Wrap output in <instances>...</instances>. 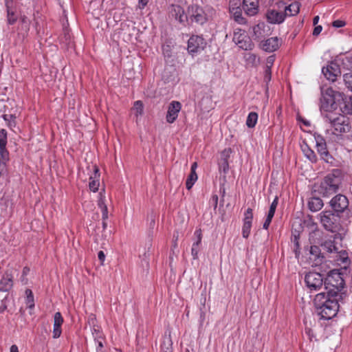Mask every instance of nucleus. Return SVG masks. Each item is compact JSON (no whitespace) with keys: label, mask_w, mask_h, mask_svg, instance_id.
I'll list each match as a JSON object with an SVG mask.
<instances>
[{"label":"nucleus","mask_w":352,"mask_h":352,"mask_svg":"<svg viewBox=\"0 0 352 352\" xmlns=\"http://www.w3.org/2000/svg\"><path fill=\"white\" fill-rule=\"evenodd\" d=\"M10 352H19L18 346L16 344H13L10 346Z\"/></svg>","instance_id":"nucleus-57"},{"label":"nucleus","mask_w":352,"mask_h":352,"mask_svg":"<svg viewBox=\"0 0 352 352\" xmlns=\"http://www.w3.org/2000/svg\"><path fill=\"white\" fill-rule=\"evenodd\" d=\"M102 339H98V340H95L98 343V346L96 348L97 351H98V349H101L103 347V343H102Z\"/></svg>","instance_id":"nucleus-56"},{"label":"nucleus","mask_w":352,"mask_h":352,"mask_svg":"<svg viewBox=\"0 0 352 352\" xmlns=\"http://www.w3.org/2000/svg\"><path fill=\"white\" fill-rule=\"evenodd\" d=\"M318 21H319V16H316L314 19H313V23L314 25H316L318 23Z\"/></svg>","instance_id":"nucleus-58"},{"label":"nucleus","mask_w":352,"mask_h":352,"mask_svg":"<svg viewBox=\"0 0 352 352\" xmlns=\"http://www.w3.org/2000/svg\"><path fill=\"white\" fill-rule=\"evenodd\" d=\"M162 352H172L171 348L167 347L166 350L163 349V346H162Z\"/></svg>","instance_id":"nucleus-61"},{"label":"nucleus","mask_w":352,"mask_h":352,"mask_svg":"<svg viewBox=\"0 0 352 352\" xmlns=\"http://www.w3.org/2000/svg\"><path fill=\"white\" fill-rule=\"evenodd\" d=\"M219 171H223V173H227L229 169V164L227 159L224 158L221 160V162L219 164Z\"/></svg>","instance_id":"nucleus-43"},{"label":"nucleus","mask_w":352,"mask_h":352,"mask_svg":"<svg viewBox=\"0 0 352 352\" xmlns=\"http://www.w3.org/2000/svg\"><path fill=\"white\" fill-rule=\"evenodd\" d=\"M21 280L24 284H26V283H27V279H26L25 276H21Z\"/></svg>","instance_id":"nucleus-62"},{"label":"nucleus","mask_w":352,"mask_h":352,"mask_svg":"<svg viewBox=\"0 0 352 352\" xmlns=\"http://www.w3.org/2000/svg\"><path fill=\"white\" fill-rule=\"evenodd\" d=\"M271 78L272 69L265 67L264 71V81L267 84L271 80Z\"/></svg>","instance_id":"nucleus-45"},{"label":"nucleus","mask_w":352,"mask_h":352,"mask_svg":"<svg viewBox=\"0 0 352 352\" xmlns=\"http://www.w3.org/2000/svg\"><path fill=\"white\" fill-rule=\"evenodd\" d=\"M256 58V56L254 54H250L248 60H252V61H255Z\"/></svg>","instance_id":"nucleus-59"},{"label":"nucleus","mask_w":352,"mask_h":352,"mask_svg":"<svg viewBox=\"0 0 352 352\" xmlns=\"http://www.w3.org/2000/svg\"><path fill=\"white\" fill-rule=\"evenodd\" d=\"M278 197L277 196H276L270 206V209H269L267 216L270 217L272 218L274 217L275 212H276V209L278 206Z\"/></svg>","instance_id":"nucleus-40"},{"label":"nucleus","mask_w":352,"mask_h":352,"mask_svg":"<svg viewBox=\"0 0 352 352\" xmlns=\"http://www.w3.org/2000/svg\"><path fill=\"white\" fill-rule=\"evenodd\" d=\"M206 45V42L201 36L193 35L190 37L188 41L187 50L191 54L200 52Z\"/></svg>","instance_id":"nucleus-12"},{"label":"nucleus","mask_w":352,"mask_h":352,"mask_svg":"<svg viewBox=\"0 0 352 352\" xmlns=\"http://www.w3.org/2000/svg\"><path fill=\"white\" fill-rule=\"evenodd\" d=\"M13 276L8 272H6L0 280V291H10L13 287Z\"/></svg>","instance_id":"nucleus-21"},{"label":"nucleus","mask_w":352,"mask_h":352,"mask_svg":"<svg viewBox=\"0 0 352 352\" xmlns=\"http://www.w3.org/2000/svg\"><path fill=\"white\" fill-rule=\"evenodd\" d=\"M304 124H305V125H306V126H309V122H307V121H305V122H304Z\"/></svg>","instance_id":"nucleus-64"},{"label":"nucleus","mask_w":352,"mask_h":352,"mask_svg":"<svg viewBox=\"0 0 352 352\" xmlns=\"http://www.w3.org/2000/svg\"><path fill=\"white\" fill-rule=\"evenodd\" d=\"M88 322L89 324H92V326L96 325V318L94 316H90L88 319Z\"/></svg>","instance_id":"nucleus-54"},{"label":"nucleus","mask_w":352,"mask_h":352,"mask_svg":"<svg viewBox=\"0 0 352 352\" xmlns=\"http://www.w3.org/2000/svg\"><path fill=\"white\" fill-rule=\"evenodd\" d=\"M242 10L249 16H256L259 12V0H243Z\"/></svg>","instance_id":"nucleus-17"},{"label":"nucleus","mask_w":352,"mask_h":352,"mask_svg":"<svg viewBox=\"0 0 352 352\" xmlns=\"http://www.w3.org/2000/svg\"><path fill=\"white\" fill-rule=\"evenodd\" d=\"M340 178L334 173L328 174L318 185H315L314 192L322 197H329L339 189Z\"/></svg>","instance_id":"nucleus-5"},{"label":"nucleus","mask_w":352,"mask_h":352,"mask_svg":"<svg viewBox=\"0 0 352 352\" xmlns=\"http://www.w3.org/2000/svg\"><path fill=\"white\" fill-rule=\"evenodd\" d=\"M170 13L175 19L178 20L180 23L184 21V10L182 6L179 5H172Z\"/></svg>","instance_id":"nucleus-27"},{"label":"nucleus","mask_w":352,"mask_h":352,"mask_svg":"<svg viewBox=\"0 0 352 352\" xmlns=\"http://www.w3.org/2000/svg\"><path fill=\"white\" fill-rule=\"evenodd\" d=\"M314 139L316 141V150L320 158L327 163H331L333 157L327 149L326 140L324 137L320 134L315 133Z\"/></svg>","instance_id":"nucleus-9"},{"label":"nucleus","mask_w":352,"mask_h":352,"mask_svg":"<svg viewBox=\"0 0 352 352\" xmlns=\"http://www.w3.org/2000/svg\"><path fill=\"white\" fill-rule=\"evenodd\" d=\"M6 12H7V23L8 25H14L18 20V16L15 11L9 6V1H6Z\"/></svg>","instance_id":"nucleus-30"},{"label":"nucleus","mask_w":352,"mask_h":352,"mask_svg":"<svg viewBox=\"0 0 352 352\" xmlns=\"http://www.w3.org/2000/svg\"><path fill=\"white\" fill-rule=\"evenodd\" d=\"M100 198L98 200V206L101 209L102 220H107L108 219V208L104 203V197L102 196V192H100Z\"/></svg>","instance_id":"nucleus-32"},{"label":"nucleus","mask_w":352,"mask_h":352,"mask_svg":"<svg viewBox=\"0 0 352 352\" xmlns=\"http://www.w3.org/2000/svg\"><path fill=\"white\" fill-rule=\"evenodd\" d=\"M329 204L334 212L342 213L349 207V200L346 196L338 194L331 199Z\"/></svg>","instance_id":"nucleus-10"},{"label":"nucleus","mask_w":352,"mask_h":352,"mask_svg":"<svg viewBox=\"0 0 352 352\" xmlns=\"http://www.w3.org/2000/svg\"><path fill=\"white\" fill-rule=\"evenodd\" d=\"M305 282L311 292H317L324 286V279L322 274L315 272L307 273L305 276Z\"/></svg>","instance_id":"nucleus-8"},{"label":"nucleus","mask_w":352,"mask_h":352,"mask_svg":"<svg viewBox=\"0 0 352 352\" xmlns=\"http://www.w3.org/2000/svg\"><path fill=\"white\" fill-rule=\"evenodd\" d=\"M230 12L232 14L234 21L241 25H245L248 23L247 19L243 16L241 9L239 7H230Z\"/></svg>","instance_id":"nucleus-25"},{"label":"nucleus","mask_w":352,"mask_h":352,"mask_svg":"<svg viewBox=\"0 0 352 352\" xmlns=\"http://www.w3.org/2000/svg\"><path fill=\"white\" fill-rule=\"evenodd\" d=\"M343 80L347 89L352 92V72L344 74Z\"/></svg>","instance_id":"nucleus-38"},{"label":"nucleus","mask_w":352,"mask_h":352,"mask_svg":"<svg viewBox=\"0 0 352 352\" xmlns=\"http://www.w3.org/2000/svg\"><path fill=\"white\" fill-rule=\"evenodd\" d=\"M341 261H342V263H347L349 261L347 254L345 251H344L341 255Z\"/></svg>","instance_id":"nucleus-52"},{"label":"nucleus","mask_w":352,"mask_h":352,"mask_svg":"<svg viewBox=\"0 0 352 352\" xmlns=\"http://www.w3.org/2000/svg\"><path fill=\"white\" fill-rule=\"evenodd\" d=\"M324 119L330 124L333 133L338 135L350 131L351 129L350 119L342 113H325Z\"/></svg>","instance_id":"nucleus-4"},{"label":"nucleus","mask_w":352,"mask_h":352,"mask_svg":"<svg viewBox=\"0 0 352 352\" xmlns=\"http://www.w3.org/2000/svg\"><path fill=\"white\" fill-rule=\"evenodd\" d=\"M25 293L26 295L25 304L27 305L28 308L33 309L35 304L32 291L30 289H26Z\"/></svg>","instance_id":"nucleus-33"},{"label":"nucleus","mask_w":352,"mask_h":352,"mask_svg":"<svg viewBox=\"0 0 352 352\" xmlns=\"http://www.w3.org/2000/svg\"><path fill=\"white\" fill-rule=\"evenodd\" d=\"M252 223L243 222L242 235L245 239H248L251 231Z\"/></svg>","instance_id":"nucleus-39"},{"label":"nucleus","mask_w":352,"mask_h":352,"mask_svg":"<svg viewBox=\"0 0 352 352\" xmlns=\"http://www.w3.org/2000/svg\"><path fill=\"white\" fill-rule=\"evenodd\" d=\"M323 206L322 200L317 197H311L308 201V208L311 212L319 211Z\"/></svg>","instance_id":"nucleus-26"},{"label":"nucleus","mask_w":352,"mask_h":352,"mask_svg":"<svg viewBox=\"0 0 352 352\" xmlns=\"http://www.w3.org/2000/svg\"><path fill=\"white\" fill-rule=\"evenodd\" d=\"M265 25L264 23H259L256 25H255L253 28V32H254V39L260 41H263L262 39L265 36Z\"/></svg>","instance_id":"nucleus-28"},{"label":"nucleus","mask_w":352,"mask_h":352,"mask_svg":"<svg viewBox=\"0 0 352 352\" xmlns=\"http://www.w3.org/2000/svg\"><path fill=\"white\" fill-rule=\"evenodd\" d=\"M273 218L267 216L265 221L263 225V228L265 230H267Z\"/></svg>","instance_id":"nucleus-49"},{"label":"nucleus","mask_w":352,"mask_h":352,"mask_svg":"<svg viewBox=\"0 0 352 352\" xmlns=\"http://www.w3.org/2000/svg\"><path fill=\"white\" fill-rule=\"evenodd\" d=\"M181 109L182 104L179 102L172 101L168 105L166 116V122L170 124L173 123L177 120Z\"/></svg>","instance_id":"nucleus-18"},{"label":"nucleus","mask_w":352,"mask_h":352,"mask_svg":"<svg viewBox=\"0 0 352 352\" xmlns=\"http://www.w3.org/2000/svg\"><path fill=\"white\" fill-rule=\"evenodd\" d=\"M343 300L339 297L328 296L324 292L318 294L314 302L320 319L330 320L336 316L339 309V302Z\"/></svg>","instance_id":"nucleus-1"},{"label":"nucleus","mask_w":352,"mask_h":352,"mask_svg":"<svg viewBox=\"0 0 352 352\" xmlns=\"http://www.w3.org/2000/svg\"><path fill=\"white\" fill-rule=\"evenodd\" d=\"M340 110L344 113L352 114V103L344 102V107H340Z\"/></svg>","instance_id":"nucleus-44"},{"label":"nucleus","mask_w":352,"mask_h":352,"mask_svg":"<svg viewBox=\"0 0 352 352\" xmlns=\"http://www.w3.org/2000/svg\"><path fill=\"white\" fill-rule=\"evenodd\" d=\"M345 282L342 274L337 270H332L328 273L324 279V289L328 296L339 297L344 299L346 294L342 292Z\"/></svg>","instance_id":"nucleus-3"},{"label":"nucleus","mask_w":352,"mask_h":352,"mask_svg":"<svg viewBox=\"0 0 352 352\" xmlns=\"http://www.w3.org/2000/svg\"><path fill=\"white\" fill-rule=\"evenodd\" d=\"M194 235L197 237V240L192 243L191 248V255L192 256V258L194 260H196L198 258V254L200 250V245L201 243L202 240L201 230L200 228L197 229L194 232Z\"/></svg>","instance_id":"nucleus-20"},{"label":"nucleus","mask_w":352,"mask_h":352,"mask_svg":"<svg viewBox=\"0 0 352 352\" xmlns=\"http://www.w3.org/2000/svg\"><path fill=\"white\" fill-rule=\"evenodd\" d=\"M280 45V39L277 36L271 37L261 41L259 46L261 49L267 52H273L277 50Z\"/></svg>","instance_id":"nucleus-16"},{"label":"nucleus","mask_w":352,"mask_h":352,"mask_svg":"<svg viewBox=\"0 0 352 352\" xmlns=\"http://www.w3.org/2000/svg\"><path fill=\"white\" fill-rule=\"evenodd\" d=\"M275 61V55H272L267 57L266 60V66L265 67L271 68L272 67Z\"/></svg>","instance_id":"nucleus-46"},{"label":"nucleus","mask_w":352,"mask_h":352,"mask_svg":"<svg viewBox=\"0 0 352 352\" xmlns=\"http://www.w3.org/2000/svg\"><path fill=\"white\" fill-rule=\"evenodd\" d=\"M63 323V318L60 312L55 313L54 316L53 338H58L61 335V326Z\"/></svg>","instance_id":"nucleus-23"},{"label":"nucleus","mask_w":352,"mask_h":352,"mask_svg":"<svg viewBox=\"0 0 352 352\" xmlns=\"http://www.w3.org/2000/svg\"><path fill=\"white\" fill-rule=\"evenodd\" d=\"M322 30V27L321 25L316 26L313 31V35L316 36H318L320 34Z\"/></svg>","instance_id":"nucleus-50"},{"label":"nucleus","mask_w":352,"mask_h":352,"mask_svg":"<svg viewBox=\"0 0 352 352\" xmlns=\"http://www.w3.org/2000/svg\"><path fill=\"white\" fill-rule=\"evenodd\" d=\"M332 25L334 28H342L345 25V22L342 20H336L332 23Z\"/></svg>","instance_id":"nucleus-48"},{"label":"nucleus","mask_w":352,"mask_h":352,"mask_svg":"<svg viewBox=\"0 0 352 352\" xmlns=\"http://www.w3.org/2000/svg\"><path fill=\"white\" fill-rule=\"evenodd\" d=\"M253 217V210L248 208L244 212L243 222L252 223Z\"/></svg>","instance_id":"nucleus-41"},{"label":"nucleus","mask_w":352,"mask_h":352,"mask_svg":"<svg viewBox=\"0 0 352 352\" xmlns=\"http://www.w3.org/2000/svg\"><path fill=\"white\" fill-rule=\"evenodd\" d=\"M311 257L310 259H314L316 262V265H318L322 261L324 256L321 254L320 248L317 245H311L309 250Z\"/></svg>","instance_id":"nucleus-29"},{"label":"nucleus","mask_w":352,"mask_h":352,"mask_svg":"<svg viewBox=\"0 0 352 352\" xmlns=\"http://www.w3.org/2000/svg\"><path fill=\"white\" fill-rule=\"evenodd\" d=\"M26 19H27V17L25 16H23L21 18V21L22 23H25L26 22Z\"/></svg>","instance_id":"nucleus-63"},{"label":"nucleus","mask_w":352,"mask_h":352,"mask_svg":"<svg viewBox=\"0 0 352 352\" xmlns=\"http://www.w3.org/2000/svg\"><path fill=\"white\" fill-rule=\"evenodd\" d=\"M301 148L304 155L307 159L313 163H316L317 162L318 158L315 152L307 144L302 145Z\"/></svg>","instance_id":"nucleus-31"},{"label":"nucleus","mask_w":352,"mask_h":352,"mask_svg":"<svg viewBox=\"0 0 352 352\" xmlns=\"http://www.w3.org/2000/svg\"><path fill=\"white\" fill-rule=\"evenodd\" d=\"M299 239H300L299 233L292 234V242L294 243V251L295 252V255L296 257H298L300 255V246Z\"/></svg>","instance_id":"nucleus-34"},{"label":"nucleus","mask_w":352,"mask_h":352,"mask_svg":"<svg viewBox=\"0 0 352 352\" xmlns=\"http://www.w3.org/2000/svg\"><path fill=\"white\" fill-rule=\"evenodd\" d=\"M277 6L282 8L285 17L296 16L299 13L300 3L298 1H294L289 5L287 6L284 1H279L277 3Z\"/></svg>","instance_id":"nucleus-15"},{"label":"nucleus","mask_w":352,"mask_h":352,"mask_svg":"<svg viewBox=\"0 0 352 352\" xmlns=\"http://www.w3.org/2000/svg\"><path fill=\"white\" fill-rule=\"evenodd\" d=\"M92 335L94 338V340L98 339H102V333L100 329V327L97 325H94L91 329Z\"/></svg>","instance_id":"nucleus-42"},{"label":"nucleus","mask_w":352,"mask_h":352,"mask_svg":"<svg viewBox=\"0 0 352 352\" xmlns=\"http://www.w3.org/2000/svg\"><path fill=\"white\" fill-rule=\"evenodd\" d=\"M258 120V114L256 112H250L246 120V125L249 128L255 126Z\"/></svg>","instance_id":"nucleus-37"},{"label":"nucleus","mask_w":352,"mask_h":352,"mask_svg":"<svg viewBox=\"0 0 352 352\" xmlns=\"http://www.w3.org/2000/svg\"><path fill=\"white\" fill-rule=\"evenodd\" d=\"M30 271V270L28 267H24L22 271V276H26L29 274Z\"/></svg>","instance_id":"nucleus-55"},{"label":"nucleus","mask_w":352,"mask_h":352,"mask_svg":"<svg viewBox=\"0 0 352 352\" xmlns=\"http://www.w3.org/2000/svg\"><path fill=\"white\" fill-rule=\"evenodd\" d=\"M132 111H134L135 116L138 118L144 113V104L141 100H137L134 102Z\"/></svg>","instance_id":"nucleus-35"},{"label":"nucleus","mask_w":352,"mask_h":352,"mask_svg":"<svg viewBox=\"0 0 352 352\" xmlns=\"http://www.w3.org/2000/svg\"><path fill=\"white\" fill-rule=\"evenodd\" d=\"M107 227V220H102V228L103 230H106Z\"/></svg>","instance_id":"nucleus-60"},{"label":"nucleus","mask_w":352,"mask_h":352,"mask_svg":"<svg viewBox=\"0 0 352 352\" xmlns=\"http://www.w3.org/2000/svg\"><path fill=\"white\" fill-rule=\"evenodd\" d=\"M322 247L329 253H333L338 251L335 242L331 240L325 241L322 243Z\"/></svg>","instance_id":"nucleus-36"},{"label":"nucleus","mask_w":352,"mask_h":352,"mask_svg":"<svg viewBox=\"0 0 352 352\" xmlns=\"http://www.w3.org/2000/svg\"><path fill=\"white\" fill-rule=\"evenodd\" d=\"M188 12L192 21L204 25L212 20L215 14V10L210 6L201 7L198 5H192L188 7Z\"/></svg>","instance_id":"nucleus-6"},{"label":"nucleus","mask_w":352,"mask_h":352,"mask_svg":"<svg viewBox=\"0 0 352 352\" xmlns=\"http://www.w3.org/2000/svg\"><path fill=\"white\" fill-rule=\"evenodd\" d=\"M277 9L272 8L267 10L265 16L267 22L272 24H280L282 23L285 19V15L283 13V10L282 8H280L277 6Z\"/></svg>","instance_id":"nucleus-13"},{"label":"nucleus","mask_w":352,"mask_h":352,"mask_svg":"<svg viewBox=\"0 0 352 352\" xmlns=\"http://www.w3.org/2000/svg\"><path fill=\"white\" fill-rule=\"evenodd\" d=\"M219 197L217 195H212L210 202L212 204L214 209L215 210L217 207Z\"/></svg>","instance_id":"nucleus-47"},{"label":"nucleus","mask_w":352,"mask_h":352,"mask_svg":"<svg viewBox=\"0 0 352 352\" xmlns=\"http://www.w3.org/2000/svg\"><path fill=\"white\" fill-rule=\"evenodd\" d=\"M345 95L342 92L333 90L331 87L322 91L320 109L322 116L325 113H334L341 102H344Z\"/></svg>","instance_id":"nucleus-2"},{"label":"nucleus","mask_w":352,"mask_h":352,"mask_svg":"<svg viewBox=\"0 0 352 352\" xmlns=\"http://www.w3.org/2000/svg\"><path fill=\"white\" fill-rule=\"evenodd\" d=\"M100 173L99 169L96 166H94V173L89 177V189L96 192L98 190V187L100 185Z\"/></svg>","instance_id":"nucleus-22"},{"label":"nucleus","mask_w":352,"mask_h":352,"mask_svg":"<svg viewBox=\"0 0 352 352\" xmlns=\"http://www.w3.org/2000/svg\"><path fill=\"white\" fill-rule=\"evenodd\" d=\"M320 221L322 227L331 232H338L341 228L340 217L334 212L324 210L319 214Z\"/></svg>","instance_id":"nucleus-7"},{"label":"nucleus","mask_w":352,"mask_h":352,"mask_svg":"<svg viewBox=\"0 0 352 352\" xmlns=\"http://www.w3.org/2000/svg\"><path fill=\"white\" fill-rule=\"evenodd\" d=\"M197 167V162H194L192 164L190 167V173L189 175L188 176L186 182V187L188 190H190L196 181L198 179L197 173H196V168Z\"/></svg>","instance_id":"nucleus-24"},{"label":"nucleus","mask_w":352,"mask_h":352,"mask_svg":"<svg viewBox=\"0 0 352 352\" xmlns=\"http://www.w3.org/2000/svg\"><path fill=\"white\" fill-rule=\"evenodd\" d=\"M7 144V131L5 129L0 130V155L1 157V162L4 166L5 162L8 160L9 153L6 146Z\"/></svg>","instance_id":"nucleus-19"},{"label":"nucleus","mask_w":352,"mask_h":352,"mask_svg":"<svg viewBox=\"0 0 352 352\" xmlns=\"http://www.w3.org/2000/svg\"><path fill=\"white\" fill-rule=\"evenodd\" d=\"M233 41L242 50H249L252 49V43L250 38L245 34L244 32L241 33V30L234 32Z\"/></svg>","instance_id":"nucleus-14"},{"label":"nucleus","mask_w":352,"mask_h":352,"mask_svg":"<svg viewBox=\"0 0 352 352\" xmlns=\"http://www.w3.org/2000/svg\"><path fill=\"white\" fill-rule=\"evenodd\" d=\"M322 72L327 80L331 82H335L338 76H340L341 69L337 63L331 61L325 67H322Z\"/></svg>","instance_id":"nucleus-11"},{"label":"nucleus","mask_w":352,"mask_h":352,"mask_svg":"<svg viewBox=\"0 0 352 352\" xmlns=\"http://www.w3.org/2000/svg\"><path fill=\"white\" fill-rule=\"evenodd\" d=\"M98 259L100 261L101 264L102 265L105 260V254L103 252V251L100 250L98 252Z\"/></svg>","instance_id":"nucleus-51"},{"label":"nucleus","mask_w":352,"mask_h":352,"mask_svg":"<svg viewBox=\"0 0 352 352\" xmlns=\"http://www.w3.org/2000/svg\"><path fill=\"white\" fill-rule=\"evenodd\" d=\"M148 0H139V7L143 9L148 3Z\"/></svg>","instance_id":"nucleus-53"}]
</instances>
